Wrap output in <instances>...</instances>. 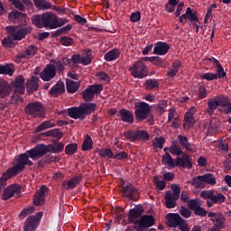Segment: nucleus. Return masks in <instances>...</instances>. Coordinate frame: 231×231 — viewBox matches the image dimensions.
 I'll list each match as a JSON object with an SVG mask.
<instances>
[{
	"mask_svg": "<svg viewBox=\"0 0 231 231\" xmlns=\"http://www.w3.org/2000/svg\"><path fill=\"white\" fill-rule=\"evenodd\" d=\"M41 153L39 152V148L37 145L33 148L26 151L24 153H21L17 156L16 164L8 169V172L17 176L19 172H23L24 169H26V165L32 167L33 165V162H37V160H41ZM33 160L32 162L31 160Z\"/></svg>",
	"mask_w": 231,
	"mask_h": 231,
	"instance_id": "f257e3e1",
	"label": "nucleus"
},
{
	"mask_svg": "<svg viewBox=\"0 0 231 231\" xmlns=\"http://www.w3.org/2000/svg\"><path fill=\"white\" fill-rule=\"evenodd\" d=\"M97 111V103H82L79 106L68 109V115L74 120H84L86 116Z\"/></svg>",
	"mask_w": 231,
	"mask_h": 231,
	"instance_id": "f03ea898",
	"label": "nucleus"
},
{
	"mask_svg": "<svg viewBox=\"0 0 231 231\" xmlns=\"http://www.w3.org/2000/svg\"><path fill=\"white\" fill-rule=\"evenodd\" d=\"M162 162L163 165H168L174 169L179 167V169H192V160L188 154H183L182 157H177L174 161L171 153L168 152H165V155H162Z\"/></svg>",
	"mask_w": 231,
	"mask_h": 231,
	"instance_id": "7ed1b4c3",
	"label": "nucleus"
},
{
	"mask_svg": "<svg viewBox=\"0 0 231 231\" xmlns=\"http://www.w3.org/2000/svg\"><path fill=\"white\" fill-rule=\"evenodd\" d=\"M56 14L51 12H45L42 14H35L32 17V23L36 28H49L54 30Z\"/></svg>",
	"mask_w": 231,
	"mask_h": 231,
	"instance_id": "20e7f679",
	"label": "nucleus"
},
{
	"mask_svg": "<svg viewBox=\"0 0 231 231\" xmlns=\"http://www.w3.org/2000/svg\"><path fill=\"white\" fill-rule=\"evenodd\" d=\"M38 148V152H40V156H46L48 152H51V154H59V152H62L64 151V143L56 142L51 144H43L39 143L36 144Z\"/></svg>",
	"mask_w": 231,
	"mask_h": 231,
	"instance_id": "39448f33",
	"label": "nucleus"
},
{
	"mask_svg": "<svg viewBox=\"0 0 231 231\" xmlns=\"http://www.w3.org/2000/svg\"><path fill=\"white\" fill-rule=\"evenodd\" d=\"M24 111L26 115L32 118H42L46 116V108L41 102H32L25 106Z\"/></svg>",
	"mask_w": 231,
	"mask_h": 231,
	"instance_id": "423d86ee",
	"label": "nucleus"
},
{
	"mask_svg": "<svg viewBox=\"0 0 231 231\" xmlns=\"http://www.w3.org/2000/svg\"><path fill=\"white\" fill-rule=\"evenodd\" d=\"M104 91V85L94 84L88 86L82 93V98L86 104H92L95 100V95H100Z\"/></svg>",
	"mask_w": 231,
	"mask_h": 231,
	"instance_id": "0eeeda50",
	"label": "nucleus"
},
{
	"mask_svg": "<svg viewBox=\"0 0 231 231\" xmlns=\"http://www.w3.org/2000/svg\"><path fill=\"white\" fill-rule=\"evenodd\" d=\"M171 189L173 194L171 191H167L164 197L166 208H175L176 201L180 199V194L181 192L180 186L178 184H172Z\"/></svg>",
	"mask_w": 231,
	"mask_h": 231,
	"instance_id": "6e6552de",
	"label": "nucleus"
},
{
	"mask_svg": "<svg viewBox=\"0 0 231 231\" xmlns=\"http://www.w3.org/2000/svg\"><path fill=\"white\" fill-rule=\"evenodd\" d=\"M190 183L195 189H203L205 187L203 183L216 185V177L212 173H205L204 175L194 177Z\"/></svg>",
	"mask_w": 231,
	"mask_h": 231,
	"instance_id": "1a4fd4ad",
	"label": "nucleus"
},
{
	"mask_svg": "<svg viewBox=\"0 0 231 231\" xmlns=\"http://www.w3.org/2000/svg\"><path fill=\"white\" fill-rule=\"evenodd\" d=\"M134 115L137 122H143L147 118V115L151 113V106L143 101L134 104Z\"/></svg>",
	"mask_w": 231,
	"mask_h": 231,
	"instance_id": "9d476101",
	"label": "nucleus"
},
{
	"mask_svg": "<svg viewBox=\"0 0 231 231\" xmlns=\"http://www.w3.org/2000/svg\"><path fill=\"white\" fill-rule=\"evenodd\" d=\"M132 77L134 79H145L147 77V65L142 60H138L129 68Z\"/></svg>",
	"mask_w": 231,
	"mask_h": 231,
	"instance_id": "9b49d317",
	"label": "nucleus"
},
{
	"mask_svg": "<svg viewBox=\"0 0 231 231\" xmlns=\"http://www.w3.org/2000/svg\"><path fill=\"white\" fill-rule=\"evenodd\" d=\"M42 216H44V213L40 211L34 216L28 217L24 223L23 231L37 230L39 225L41 224V219H42Z\"/></svg>",
	"mask_w": 231,
	"mask_h": 231,
	"instance_id": "f8f14e48",
	"label": "nucleus"
},
{
	"mask_svg": "<svg viewBox=\"0 0 231 231\" xmlns=\"http://www.w3.org/2000/svg\"><path fill=\"white\" fill-rule=\"evenodd\" d=\"M21 189L22 188L18 184H12L8 186L3 191L2 199H4V201H7V199H10V198H14V196L19 198V196H21Z\"/></svg>",
	"mask_w": 231,
	"mask_h": 231,
	"instance_id": "ddd939ff",
	"label": "nucleus"
},
{
	"mask_svg": "<svg viewBox=\"0 0 231 231\" xmlns=\"http://www.w3.org/2000/svg\"><path fill=\"white\" fill-rule=\"evenodd\" d=\"M134 225H138V231H143V228H151L154 225V217L144 215L138 221H133Z\"/></svg>",
	"mask_w": 231,
	"mask_h": 231,
	"instance_id": "4468645a",
	"label": "nucleus"
},
{
	"mask_svg": "<svg viewBox=\"0 0 231 231\" xmlns=\"http://www.w3.org/2000/svg\"><path fill=\"white\" fill-rule=\"evenodd\" d=\"M57 75V70L55 69V65L48 64L44 69L40 73V78L44 82H50L52 79H55Z\"/></svg>",
	"mask_w": 231,
	"mask_h": 231,
	"instance_id": "2eb2a0df",
	"label": "nucleus"
},
{
	"mask_svg": "<svg viewBox=\"0 0 231 231\" xmlns=\"http://www.w3.org/2000/svg\"><path fill=\"white\" fill-rule=\"evenodd\" d=\"M189 19L191 24H194V23H199V18H198V14L192 10V8L188 7L186 9V13L183 14L179 17V23L181 24H184V23H187V20Z\"/></svg>",
	"mask_w": 231,
	"mask_h": 231,
	"instance_id": "dca6fc26",
	"label": "nucleus"
},
{
	"mask_svg": "<svg viewBox=\"0 0 231 231\" xmlns=\"http://www.w3.org/2000/svg\"><path fill=\"white\" fill-rule=\"evenodd\" d=\"M46 192H48V187L42 185L38 191L34 194L33 204L36 207H41L46 203Z\"/></svg>",
	"mask_w": 231,
	"mask_h": 231,
	"instance_id": "f3484780",
	"label": "nucleus"
},
{
	"mask_svg": "<svg viewBox=\"0 0 231 231\" xmlns=\"http://www.w3.org/2000/svg\"><path fill=\"white\" fill-rule=\"evenodd\" d=\"M11 86L14 93L24 95L26 88L24 87V78L23 76L16 77L14 81L11 83Z\"/></svg>",
	"mask_w": 231,
	"mask_h": 231,
	"instance_id": "a211bd4d",
	"label": "nucleus"
},
{
	"mask_svg": "<svg viewBox=\"0 0 231 231\" xmlns=\"http://www.w3.org/2000/svg\"><path fill=\"white\" fill-rule=\"evenodd\" d=\"M37 51H39V48L35 45H29L27 46L23 51L18 53L17 59H32V57H35L37 54Z\"/></svg>",
	"mask_w": 231,
	"mask_h": 231,
	"instance_id": "6ab92c4d",
	"label": "nucleus"
},
{
	"mask_svg": "<svg viewBox=\"0 0 231 231\" xmlns=\"http://www.w3.org/2000/svg\"><path fill=\"white\" fill-rule=\"evenodd\" d=\"M194 115H196V107L191 106L184 116V129H190L194 125Z\"/></svg>",
	"mask_w": 231,
	"mask_h": 231,
	"instance_id": "aec40b11",
	"label": "nucleus"
},
{
	"mask_svg": "<svg viewBox=\"0 0 231 231\" xmlns=\"http://www.w3.org/2000/svg\"><path fill=\"white\" fill-rule=\"evenodd\" d=\"M39 82H41V79L37 76H32L30 79H27L25 83L27 93H35V91H39Z\"/></svg>",
	"mask_w": 231,
	"mask_h": 231,
	"instance_id": "412c9836",
	"label": "nucleus"
},
{
	"mask_svg": "<svg viewBox=\"0 0 231 231\" xmlns=\"http://www.w3.org/2000/svg\"><path fill=\"white\" fill-rule=\"evenodd\" d=\"M80 181H82V177L75 176L69 180L62 182L61 187L64 190H73V189L80 184Z\"/></svg>",
	"mask_w": 231,
	"mask_h": 231,
	"instance_id": "4be33fe9",
	"label": "nucleus"
},
{
	"mask_svg": "<svg viewBox=\"0 0 231 231\" xmlns=\"http://www.w3.org/2000/svg\"><path fill=\"white\" fill-rule=\"evenodd\" d=\"M117 116H120L121 121L125 124H134V115L130 110L122 108L119 110Z\"/></svg>",
	"mask_w": 231,
	"mask_h": 231,
	"instance_id": "5701e85b",
	"label": "nucleus"
},
{
	"mask_svg": "<svg viewBox=\"0 0 231 231\" xmlns=\"http://www.w3.org/2000/svg\"><path fill=\"white\" fill-rule=\"evenodd\" d=\"M171 46L167 42H157L153 48V55H167Z\"/></svg>",
	"mask_w": 231,
	"mask_h": 231,
	"instance_id": "b1692460",
	"label": "nucleus"
},
{
	"mask_svg": "<svg viewBox=\"0 0 231 231\" xmlns=\"http://www.w3.org/2000/svg\"><path fill=\"white\" fill-rule=\"evenodd\" d=\"M167 225L171 228H176L180 223L183 221V218L178 213H170L166 216Z\"/></svg>",
	"mask_w": 231,
	"mask_h": 231,
	"instance_id": "393cba45",
	"label": "nucleus"
},
{
	"mask_svg": "<svg viewBox=\"0 0 231 231\" xmlns=\"http://www.w3.org/2000/svg\"><path fill=\"white\" fill-rule=\"evenodd\" d=\"M66 93V87L64 86V82L61 80L58 81L51 89L50 95L51 97H60V95H64Z\"/></svg>",
	"mask_w": 231,
	"mask_h": 231,
	"instance_id": "a878e982",
	"label": "nucleus"
},
{
	"mask_svg": "<svg viewBox=\"0 0 231 231\" xmlns=\"http://www.w3.org/2000/svg\"><path fill=\"white\" fill-rule=\"evenodd\" d=\"M11 37L14 41H23L24 37L28 34V29L27 28H22L19 29L17 27H11Z\"/></svg>",
	"mask_w": 231,
	"mask_h": 231,
	"instance_id": "bb28decb",
	"label": "nucleus"
},
{
	"mask_svg": "<svg viewBox=\"0 0 231 231\" xmlns=\"http://www.w3.org/2000/svg\"><path fill=\"white\" fill-rule=\"evenodd\" d=\"M123 195L125 198H130V199H136V195L138 194V189L133 186L131 183H127L123 187Z\"/></svg>",
	"mask_w": 231,
	"mask_h": 231,
	"instance_id": "cd10ccee",
	"label": "nucleus"
},
{
	"mask_svg": "<svg viewBox=\"0 0 231 231\" xmlns=\"http://www.w3.org/2000/svg\"><path fill=\"white\" fill-rule=\"evenodd\" d=\"M180 68H181V61H180V60H174L171 64V69H170L166 73V76L168 77V79H174V77L178 75V71H180Z\"/></svg>",
	"mask_w": 231,
	"mask_h": 231,
	"instance_id": "c85d7f7f",
	"label": "nucleus"
},
{
	"mask_svg": "<svg viewBox=\"0 0 231 231\" xmlns=\"http://www.w3.org/2000/svg\"><path fill=\"white\" fill-rule=\"evenodd\" d=\"M12 93V89L10 88V85L6 80L0 79V98H5Z\"/></svg>",
	"mask_w": 231,
	"mask_h": 231,
	"instance_id": "c756f323",
	"label": "nucleus"
},
{
	"mask_svg": "<svg viewBox=\"0 0 231 231\" xmlns=\"http://www.w3.org/2000/svg\"><path fill=\"white\" fill-rule=\"evenodd\" d=\"M211 221L215 223L214 226H216V228H218V230L225 228L226 218L223 214L217 213V215L213 218H211Z\"/></svg>",
	"mask_w": 231,
	"mask_h": 231,
	"instance_id": "7c9ffc66",
	"label": "nucleus"
},
{
	"mask_svg": "<svg viewBox=\"0 0 231 231\" xmlns=\"http://www.w3.org/2000/svg\"><path fill=\"white\" fill-rule=\"evenodd\" d=\"M178 141L180 145L183 147L186 151H189V152H192L194 149L192 148V144L189 143V138L185 135L180 134L178 135Z\"/></svg>",
	"mask_w": 231,
	"mask_h": 231,
	"instance_id": "2f4dec72",
	"label": "nucleus"
},
{
	"mask_svg": "<svg viewBox=\"0 0 231 231\" xmlns=\"http://www.w3.org/2000/svg\"><path fill=\"white\" fill-rule=\"evenodd\" d=\"M217 101L216 97H211L208 100V108L206 109L207 115L212 116L214 113H216V109H217Z\"/></svg>",
	"mask_w": 231,
	"mask_h": 231,
	"instance_id": "473e14b6",
	"label": "nucleus"
},
{
	"mask_svg": "<svg viewBox=\"0 0 231 231\" xmlns=\"http://www.w3.org/2000/svg\"><path fill=\"white\" fill-rule=\"evenodd\" d=\"M51 127H55V121H53V119L43 121L35 128V133H41L46 131V129H51Z\"/></svg>",
	"mask_w": 231,
	"mask_h": 231,
	"instance_id": "72a5a7b5",
	"label": "nucleus"
},
{
	"mask_svg": "<svg viewBox=\"0 0 231 231\" xmlns=\"http://www.w3.org/2000/svg\"><path fill=\"white\" fill-rule=\"evenodd\" d=\"M13 176L15 175L12 173V171H8V169L6 170V171L2 173V176L0 178V194L1 192H3V189L6 187V182L8 181V180H10V178H12Z\"/></svg>",
	"mask_w": 231,
	"mask_h": 231,
	"instance_id": "f704fd0d",
	"label": "nucleus"
},
{
	"mask_svg": "<svg viewBox=\"0 0 231 231\" xmlns=\"http://www.w3.org/2000/svg\"><path fill=\"white\" fill-rule=\"evenodd\" d=\"M118 57H120V50L115 48L105 54V60L106 62H111L116 60Z\"/></svg>",
	"mask_w": 231,
	"mask_h": 231,
	"instance_id": "c9c22d12",
	"label": "nucleus"
},
{
	"mask_svg": "<svg viewBox=\"0 0 231 231\" xmlns=\"http://www.w3.org/2000/svg\"><path fill=\"white\" fill-rule=\"evenodd\" d=\"M41 136H46V137L52 136L53 138H57L59 142V140H60V138H62L64 134H62V132H60L59 128H55V129L42 133Z\"/></svg>",
	"mask_w": 231,
	"mask_h": 231,
	"instance_id": "e433bc0d",
	"label": "nucleus"
},
{
	"mask_svg": "<svg viewBox=\"0 0 231 231\" xmlns=\"http://www.w3.org/2000/svg\"><path fill=\"white\" fill-rule=\"evenodd\" d=\"M34 5L38 10H51V3L46 0H33Z\"/></svg>",
	"mask_w": 231,
	"mask_h": 231,
	"instance_id": "4c0bfd02",
	"label": "nucleus"
},
{
	"mask_svg": "<svg viewBox=\"0 0 231 231\" xmlns=\"http://www.w3.org/2000/svg\"><path fill=\"white\" fill-rule=\"evenodd\" d=\"M142 209L140 208H132L129 210V215H128V219L130 221V223H134L133 221H138L136 219L140 218V217L142 216Z\"/></svg>",
	"mask_w": 231,
	"mask_h": 231,
	"instance_id": "58836bf2",
	"label": "nucleus"
},
{
	"mask_svg": "<svg viewBox=\"0 0 231 231\" xmlns=\"http://www.w3.org/2000/svg\"><path fill=\"white\" fill-rule=\"evenodd\" d=\"M66 86L68 93H77V91H79V88H80V84H79V82L71 79H67Z\"/></svg>",
	"mask_w": 231,
	"mask_h": 231,
	"instance_id": "ea45409f",
	"label": "nucleus"
},
{
	"mask_svg": "<svg viewBox=\"0 0 231 231\" xmlns=\"http://www.w3.org/2000/svg\"><path fill=\"white\" fill-rule=\"evenodd\" d=\"M98 154L101 158H107L108 160H115V153L109 148L101 149L98 152Z\"/></svg>",
	"mask_w": 231,
	"mask_h": 231,
	"instance_id": "a19ab883",
	"label": "nucleus"
},
{
	"mask_svg": "<svg viewBox=\"0 0 231 231\" xmlns=\"http://www.w3.org/2000/svg\"><path fill=\"white\" fill-rule=\"evenodd\" d=\"M90 149H93V139L87 134L82 143V151H90Z\"/></svg>",
	"mask_w": 231,
	"mask_h": 231,
	"instance_id": "79ce46f5",
	"label": "nucleus"
},
{
	"mask_svg": "<svg viewBox=\"0 0 231 231\" xmlns=\"http://www.w3.org/2000/svg\"><path fill=\"white\" fill-rule=\"evenodd\" d=\"M135 138H136V142H138V140L148 141V140H150L151 135L145 130H137V131H135Z\"/></svg>",
	"mask_w": 231,
	"mask_h": 231,
	"instance_id": "37998d69",
	"label": "nucleus"
},
{
	"mask_svg": "<svg viewBox=\"0 0 231 231\" xmlns=\"http://www.w3.org/2000/svg\"><path fill=\"white\" fill-rule=\"evenodd\" d=\"M78 149H79V144L75 143H69L65 147V154H67L68 156H71V154H75V152H77Z\"/></svg>",
	"mask_w": 231,
	"mask_h": 231,
	"instance_id": "c03bdc74",
	"label": "nucleus"
},
{
	"mask_svg": "<svg viewBox=\"0 0 231 231\" xmlns=\"http://www.w3.org/2000/svg\"><path fill=\"white\" fill-rule=\"evenodd\" d=\"M145 84L148 91L158 89L160 88V83L156 79H147Z\"/></svg>",
	"mask_w": 231,
	"mask_h": 231,
	"instance_id": "a18cd8bd",
	"label": "nucleus"
},
{
	"mask_svg": "<svg viewBox=\"0 0 231 231\" xmlns=\"http://www.w3.org/2000/svg\"><path fill=\"white\" fill-rule=\"evenodd\" d=\"M0 75H14V68L10 65H0Z\"/></svg>",
	"mask_w": 231,
	"mask_h": 231,
	"instance_id": "49530a36",
	"label": "nucleus"
},
{
	"mask_svg": "<svg viewBox=\"0 0 231 231\" xmlns=\"http://www.w3.org/2000/svg\"><path fill=\"white\" fill-rule=\"evenodd\" d=\"M33 212H35V207L31 206L28 208H25L20 212L19 217L20 219H24V217L30 216V214H33Z\"/></svg>",
	"mask_w": 231,
	"mask_h": 231,
	"instance_id": "de8ad7c7",
	"label": "nucleus"
},
{
	"mask_svg": "<svg viewBox=\"0 0 231 231\" xmlns=\"http://www.w3.org/2000/svg\"><path fill=\"white\" fill-rule=\"evenodd\" d=\"M123 136L129 142H136V131L135 130H128L123 133Z\"/></svg>",
	"mask_w": 231,
	"mask_h": 231,
	"instance_id": "09e8293b",
	"label": "nucleus"
},
{
	"mask_svg": "<svg viewBox=\"0 0 231 231\" xmlns=\"http://www.w3.org/2000/svg\"><path fill=\"white\" fill-rule=\"evenodd\" d=\"M225 195H223L222 193H217V195H212L211 197V201L212 203H218L219 205H223V203H225Z\"/></svg>",
	"mask_w": 231,
	"mask_h": 231,
	"instance_id": "8fccbe9b",
	"label": "nucleus"
},
{
	"mask_svg": "<svg viewBox=\"0 0 231 231\" xmlns=\"http://www.w3.org/2000/svg\"><path fill=\"white\" fill-rule=\"evenodd\" d=\"M26 17V14L23 13H21L19 11H14L13 13L9 14V19L11 21H17L19 19H24Z\"/></svg>",
	"mask_w": 231,
	"mask_h": 231,
	"instance_id": "3c124183",
	"label": "nucleus"
},
{
	"mask_svg": "<svg viewBox=\"0 0 231 231\" xmlns=\"http://www.w3.org/2000/svg\"><path fill=\"white\" fill-rule=\"evenodd\" d=\"M150 62L154 66H159L160 68H165V62L159 56H152L150 58Z\"/></svg>",
	"mask_w": 231,
	"mask_h": 231,
	"instance_id": "603ef678",
	"label": "nucleus"
},
{
	"mask_svg": "<svg viewBox=\"0 0 231 231\" xmlns=\"http://www.w3.org/2000/svg\"><path fill=\"white\" fill-rule=\"evenodd\" d=\"M153 181L158 190H163L167 187L165 180H161L158 176L153 177Z\"/></svg>",
	"mask_w": 231,
	"mask_h": 231,
	"instance_id": "864d4df0",
	"label": "nucleus"
},
{
	"mask_svg": "<svg viewBox=\"0 0 231 231\" xmlns=\"http://www.w3.org/2000/svg\"><path fill=\"white\" fill-rule=\"evenodd\" d=\"M68 23V19L66 18H59V16H55L54 18V30L57 28H60V26H64Z\"/></svg>",
	"mask_w": 231,
	"mask_h": 231,
	"instance_id": "5fc2aeb1",
	"label": "nucleus"
},
{
	"mask_svg": "<svg viewBox=\"0 0 231 231\" xmlns=\"http://www.w3.org/2000/svg\"><path fill=\"white\" fill-rule=\"evenodd\" d=\"M60 42L62 46H72L75 43V41L71 37L63 36L60 39Z\"/></svg>",
	"mask_w": 231,
	"mask_h": 231,
	"instance_id": "6e6d98bb",
	"label": "nucleus"
},
{
	"mask_svg": "<svg viewBox=\"0 0 231 231\" xmlns=\"http://www.w3.org/2000/svg\"><path fill=\"white\" fill-rule=\"evenodd\" d=\"M208 95V92L207 90V88H205V86H199L198 90V98L199 100H203V98H207Z\"/></svg>",
	"mask_w": 231,
	"mask_h": 231,
	"instance_id": "4d7b16f0",
	"label": "nucleus"
},
{
	"mask_svg": "<svg viewBox=\"0 0 231 231\" xmlns=\"http://www.w3.org/2000/svg\"><path fill=\"white\" fill-rule=\"evenodd\" d=\"M163 143H165V138L156 137L153 143L154 149H163Z\"/></svg>",
	"mask_w": 231,
	"mask_h": 231,
	"instance_id": "13d9d810",
	"label": "nucleus"
},
{
	"mask_svg": "<svg viewBox=\"0 0 231 231\" xmlns=\"http://www.w3.org/2000/svg\"><path fill=\"white\" fill-rule=\"evenodd\" d=\"M215 99L217 102L218 107H222L228 103V101L226 100V97L225 96L218 95L215 97Z\"/></svg>",
	"mask_w": 231,
	"mask_h": 231,
	"instance_id": "bf43d9fd",
	"label": "nucleus"
},
{
	"mask_svg": "<svg viewBox=\"0 0 231 231\" xmlns=\"http://www.w3.org/2000/svg\"><path fill=\"white\" fill-rule=\"evenodd\" d=\"M215 75L217 79H225V77H226V72H225V69H223L222 65L217 67V73Z\"/></svg>",
	"mask_w": 231,
	"mask_h": 231,
	"instance_id": "052dcab7",
	"label": "nucleus"
},
{
	"mask_svg": "<svg viewBox=\"0 0 231 231\" xmlns=\"http://www.w3.org/2000/svg\"><path fill=\"white\" fill-rule=\"evenodd\" d=\"M201 79H204V80L208 81L217 80V76H216V73L208 72L202 74Z\"/></svg>",
	"mask_w": 231,
	"mask_h": 231,
	"instance_id": "680f3d73",
	"label": "nucleus"
},
{
	"mask_svg": "<svg viewBox=\"0 0 231 231\" xmlns=\"http://www.w3.org/2000/svg\"><path fill=\"white\" fill-rule=\"evenodd\" d=\"M195 216H199V217H207V210L204 208H201V206H199L194 210Z\"/></svg>",
	"mask_w": 231,
	"mask_h": 231,
	"instance_id": "e2e57ef3",
	"label": "nucleus"
},
{
	"mask_svg": "<svg viewBox=\"0 0 231 231\" xmlns=\"http://www.w3.org/2000/svg\"><path fill=\"white\" fill-rule=\"evenodd\" d=\"M91 51H88L86 57H81L80 64H83V66H89V63L91 62V53H89Z\"/></svg>",
	"mask_w": 231,
	"mask_h": 231,
	"instance_id": "0e129e2a",
	"label": "nucleus"
},
{
	"mask_svg": "<svg viewBox=\"0 0 231 231\" xmlns=\"http://www.w3.org/2000/svg\"><path fill=\"white\" fill-rule=\"evenodd\" d=\"M140 19H142V13H140V11L132 13L130 15L131 23H138V21H140Z\"/></svg>",
	"mask_w": 231,
	"mask_h": 231,
	"instance_id": "69168bd1",
	"label": "nucleus"
},
{
	"mask_svg": "<svg viewBox=\"0 0 231 231\" xmlns=\"http://www.w3.org/2000/svg\"><path fill=\"white\" fill-rule=\"evenodd\" d=\"M169 152L172 156H181V154H185L183 151H181V147L169 148Z\"/></svg>",
	"mask_w": 231,
	"mask_h": 231,
	"instance_id": "338daca9",
	"label": "nucleus"
},
{
	"mask_svg": "<svg viewBox=\"0 0 231 231\" xmlns=\"http://www.w3.org/2000/svg\"><path fill=\"white\" fill-rule=\"evenodd\" d=\"M213 194L214 191L212 190H203L200 192V198H202V199H212Z\"/></svg>",
	"mask_w": 231,
	"mask_h": 231,
	"instance_id": "774afa93",
	"label": "nucleus"
}]
</instances>
